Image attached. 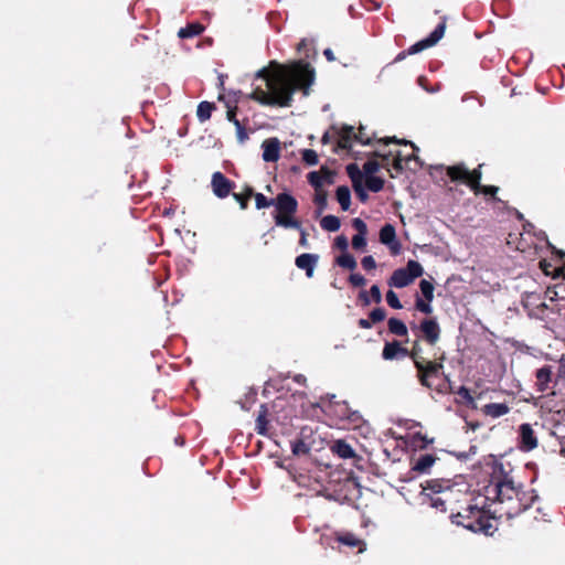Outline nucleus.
Returning a JSON list of instances; mask_svg holds the SVG:
<instances>
[{
    "mask_svg": "<svg viewBox=\"0 0 565 565\" xmlns=\"http://www.w3.org/2000/svg\"><path fill=\"white\" fill-rule=\"evenodd\" d=\"M256 78L265 82V88L256 86L248 95L249 99L264 106L290 107L297 90H301L305 96L309 95L315 81V70L301 60L291 64L271 61L268 67L257 72Z\"/></svg>",
    "mask_w": 565,
    "mask_h": 565,
    "instance_id": "obj_1",
    "label": "nucleus"
},
{
    "mask_svg": "<svg viewBox=\"0 0 565 565\" xmlns=\"http://www.w3.org/2000/svg\"><path fill=\"white\" fill-rule=\"evenodd\" d=\"M484 502L492 518L512 519L530 509L539 499L534 489L525 490L514 481L503 463H494L489 483L483 488Z\"/></svg>",
    "mask_w": 565,
    "mask_h": 565,
    "instance_id": "obj_2",
    "label": "nucleus"
},
{
    "mask_svg": "<svg viewBox=\"0 0 565 565\" xmlns=\"http://www.w3.org/2000/svg\"><path fill=\"white\" fill-rule=\"evenodd\" d=\"M255 199L257 210L274 206L273 220L276 226L282 228H299L300 221L297 218L298 201L288 192H280L274 199H269L263 193L254 192L252 196Z\"/></svg>",
    "mask_w": 565,
    "mask_h": 565,
    "instance_id": "obj_3",
    "label": "nucleus"
},
{
    "mask_svg": "<svg viewBox=\"0 0 565 565\" xmlns=\"http://www.w3.org/2000/svg\"><path fill=\"white\" fill-rule=\"evenodd\" d=\"M486 502L482 503V507H479L478 503L469 504L463 512L451 514V522L457 525H462L465 529L475 533L482 532L484 534H492V524L486 515Z\"/></svg>",
    "mask_w": 565,
    "mask_h": 565,
    "instance_id": "obj_4",
    "label": "nucleus"
},
{
    "mask_svg": "<svg viewBox=\"0 0 565 565\" xmlns=\"http://www.w3.org/2000/svg\"><path fill=\"white\" fill-rule=\"evenodd\" d=\"M411 358L414 361V364L418 371V377L422 385L428 388H436L438 392H443L444 390L439 386L436 381L440 379L443 373V364L436 363L431 361H426L424 358L419 355V350L415 347L411 353Z\"/></svg>",
    "mask_w": 565,
    "mask_h": 565,
    "instance_id": "obj_5",
    "label": "nucleus"
},
{
    "mask_svg": "<svg viewBox=\"0 0 565 565\" xmlns=\"http://www.w3.org/2000/svg\"><path fill=\"white\" fill-rule=\"evenodd\" d=\"M323 412L334 420L335 425L343 428L349 425L358 426L361 420V415L352 411L347 402H330Z\"/></svg>",
    "mask_w": 565,
    "mask_h": 565,
    "instance_id": "obj_6",
    "label": "nucleus"
},
{
    "mask_svg": "<svg viewBox=\"0 0 565 565\" xmlns=\"http://www.w3.org/2000/svg\"><path fill=\"white\" fill-rule=\"evenodd\" d=\"M447 174L452 181H461L467 183L475 193H479L481 189V171L480 167L469 171L465 164H456L447 168Z\"/></svg>",
    "mask_w": 565,
    "mask_h": 565,
    "instance_id": "obj_7",
    "label": "nucleus"
},
{
    "mask_svg": "<svg viewBox=\"0 0 565 565\" xmlns=\"http://www.w3.org/2000/svg\"><path fill=\"white\" fill-rule=\"evenodd\" d=\"M405 146H409L411 150L403 153L402 151L393 152L391 150V167L396 170V172L401 173L404 170L416 171L419 167L418 158L415 156V150L417 149L414 143L408 141H403Z\"/></svg>",
    "mask_w": 565,
    "mask_h": 565,
    "instance_id": "obj_8",
    "label": "nucleus"
},
{
    "mask_svg": "<svg viewBox=\"0 0 565 565\" xmlns=\"http://www.w3.org/2000/svg\"><path fill=\"white\" fill-rule=\"evenodd\" d=\"M423 267L418 262L409 260L404 268L394 270L391 275V286L402 288L408 286L415 278L422 276Z\"/></svg>",
    "mask_w": 565,
    "mask_h": 565,
    "instance_id": "obj_9",
    "label": "nucleus"
},
{
    "mask_svg": "<svg viewBox=\"0 0 565 565\" xmlns=\"http://www.w3.org/2000/svg\"><path fill=\"white\" fill-rule=\"evenodd\" d=\"M438 461L439 457L436 454L420 452L414 456L411 460L409 478L407 480H412L416 475H429Z\"/></svg>",
    "mask_w": 565,
    "mask_h": 565,
    "instance_id": "obj_10",
    "label": "nucleus"
},
{
    "mask_svg": "<svg viewBox=\"0 0 565 565\" xmlns=\"http://www.w3.org/2000/svg\"><path fill=\"white\" fill-rule=\"evenodd\" d=\"M339 136L338 146L342 149H350L353 140L362 143L370 145L371 138L365 134L364 127H360L358 132H354V128L352 126H343L339 131H337Z\"/></svg>",
    "mask_w": 565,
    "mask_h": 565,
    "instance_id": "obj_11",
    "label": "nucleus"
},
{
    "mask_svg": "<svg viewBox=\"0 0 565 565\" xmlns=\"http://www.w3.org/2000/svg\"><path fill=\"white\" fill-rule=\"evenodd\" d=\"M211 186L215 196L225 199L235 189L236 184L222 172L216 171L212 174Z\"/></svg>",
    "mask_w": 565,
    "mask_h": 565,
    "instance_id": "obj_12",
    "label": "nucleus"
},
{
    "mask_svg": "<svg viewBox=\"0 0 565 565\" xmlns=\"http://www.w3.org/2000/svg\"><path fill=\"white\" fill-rule=\"evenodd\" d=\"M445 19L435 28V30L424 40L415 43L408 49L409 54H416L425 49L434 46L445 34Z\"/></svg>",
    "mask_w": 565,
    "mask_h": 565,
    "instance_id": "obj_13",
    "label": "nucleus"
},
{
    "mask_svg": "<svg viewBox=\"0 0 565 565\" xmlns=\"http://www.w3.org/2000/svg\"><path fill=\"white\" fill-rule=\"evenodd\" d=\"M519 448L522 451H531L537 447V437L532 428V426L527 423L521 424L519 426Z\"/></svg>",
    "mask_w": 565,
    "mask_h": 565,
    "instance_id": "obj_14",
    "label": "nucleus"
},
{
    "mask_svg": "<svg viewBox=\"0 0 565 565\" xmlns=\"http://www.w3.org/2000/svg\"><path fill=\"white\" fill-rule=\"evenodd\" d=\"M454 487V482L450 479L446 478H436L431 480H427L420 484V492H429L431 495L444 493L446 491L451 490Z\"/></svg>",
    "mask_w": 565,
    "mask_h": 565,
    "instance_id": "obj_15",
    "label": "nucleus"
},
{
    "mask_svg": "<svg viewBox=\"0 0 565 565\" xmlns=\"http://www.w3.org/2000/svg\"><path fill=\"white\" fill-rule=\"evenodd\" d=\"M419 330L423 338L429 343L435 344L439 340L440 328L436 319H424L420 322Z\"/></svg>",
    "mask_w": 565,
    "mask_h": 565,
    "instance_id": "obj_16",
    "label": "nucleus"
},
{
    "mask_svg": "<svg viewBox=\"0 0 565 565\" xmlns=\"http://www.w3.org/2000/svg\"><path fill=\"white\" fill-rule=\"evenodd\" d=\"M334 540L341 545H344L349 548H356L358 552H363L365 550V543L363 540L358 537L352 532H337L334 534Z\"/></svg>",
    "mask_w": 565,
    "mask_h": 565,
    "instance_id": "obj_17",
    "label": "nucleus"
},
{
    "mask_svg": "<svg viewBox=\"0 0 565 565\" xmlns=\"http://www.w3.org/2000/svg\"><path fill=\"white\" fill-rule=\"evenodd\" d=\"M347 173L350 177L352 181V185L359 198L364 201L367 195L363 189L362 181H363V174L355 163H350L347 166Z\"/></svg>",
    "mask_w": 565,
    "mask_h": 565,
    "instance_id": "obj_18",
    "label": "nucleus"
},
{
    "mask_svg": "<svg viewBox=\"0 0 565 565\" xmlns=\"http://www.w3.org/2000/svg\"><path fill=\"white\" fill-rule=\"evenodd\" d=\"M319 255L303 253L296 257L295 265L306 271V276L311 278L313 276L315 268L318 264Z\"/></svg>",
    "mask_w": 565,
    "mask_h": 565,
    "instance_id": "obj_19",
    "label": "nucleus"
},
{
    "mask_svg": "<svg viewBox=\"0 0 565 565\" xmlns=\"http://www.w3.org/2000/svg\"><path fill=\"white\" fill-rule=\"evenodd\" d=\"M307 179L315 190H322L323 180L328 183L333 182V173L328 167H322L320 171L309 172Z\"/></svg>",
    "mask_w": 565,
    "mask_h": 565,
    "instance_id": "obj_20",
    "label": "nucleus"
},
{
    "mask_svg": "<svg viewBox=\"0 0 565 565\" xmlns=\"http://www.w3.org/2000/svg\"><path fill=\"white\" fill-rule=\"evenodd\" d=\"M263 160L276 162L280 157V142L277 138H269L263 141Z\"/></svg>",
    "mask_w": 565,
    "mask_h": 565,
    "instance_id": "obj_21",
    "label": "nucleus"
},
{
    "mask_svg": "<svg viewBox=\"0 0 565 565\" xmlns=\"http://www.w3.org/2000/svg\"><path fill=\"white\" fill-rule=\"evenodd\" d=\"M353 227L358 231V234H355L352 237V247L356 250L363 249L366 246V238L365 235L367 233L366 224L363 220L356 217L352 221Z\"/></svg>",
    "mask_w": 565,
    "mask_h": 565,
    "instance_id": "obj_22",
    "label": "nucleus"
},
{
    "mask_svg": "<svg viewBox=\"0 0 565 565\" xmlns=\"http://www.w3.org/2000/svg\"><path fill=\"white\" fill-rule=\"evenodd\" d=\"M535 377L537 392L545 393L551 388L550 384L552 382V366L544 365L543 367L539 369L535 373Z\"/></svg>",
    "mask_w": 565,
    "mask_h": 565,
    "instance_id": "obj_23",
    "label": "nucleus"
},
{
    "mask_svg": "<svg viewBox=\"0 0 565 565\" xmlns=\"http://www.w3.org/2000/svg\"><path fill=\"white\" fill-rule=\"evenodd\" d=\"M268 408L266 404H262L256 418L255 430L258 435L268 436L269 420L267 419Z\"/></svg>",
    "mask_w": 565,
    "mask_h": 565,
    "instance_id": "obj_24",
    "label": "nucleus"
},
{
    "mask_svg": "<svg viewBox=\"0 0 565 565\" xmlns=\"http://www.w3.org/2000/svg\"><path fill=\"white\" fill-rule=\"evenodd\" d=\"M331 450L333 451V454L338 455L340 458L343 459L356 457L352 446L342 439L335 440L331 447Z\"/></svg>",
    "mask_w": 565,
    "mask_h": 565,
    "instance_id": "obj_25",
    "label": "nucleus"
},
{
    "mask_svg": "<svg viewBox=\"0 0 565 565\" xmlns=\"http://www.w3.org/2000/svg\"><path fill=\"white\" fill-rule=\"evenodd\" d=\"M419 500H420V504H423V505H428V507L436 509L440 512L446 511L445 500H443L439 497L431 495V493H429V492H420Z\"/></svg>",
    "mask_w": 565,
    "mask_h": 565,
    "instance_id": "obj_26",
    "label": "nucleus"
},
{
    "mask_svg": "<svg viewBox=\"0 0 565 565\" xmlns=\"http://www.w3.org/2000/svg\"><path fill=\"white\" fill-rule=\"evenodd\" d=\"M359 300L363 306H369L372 301L379 303L381 301L380 288L373 285L369 292L365 290L360 291Z\"/></svg>",
    "mask_w": 565,
    "mask_h": 565,
    "instance_id": "obj_27",
    "label": "nucleus"
},
{
    "mask_svg": "<svg viewBox=\"0 0 565 565\" xmlns=\"http://www.w3.org/2000/svg\"><path fill=\"white\" fill-rule=\"evenodd\" d=\"M203 31L204 26L201 23H189L179 30L178 36L180 39H190L200 35Z\"/></svg>",
    "mask_w": 565,
    "mask_h": 565,
    "instance_id": "obj_28",
    "label": "nucleus"
},
{
    "mask_svg": "<svg viewBox=\"0 0 565 565\" xmlns=\"http://www.w3.org/2000/svg\"><path fill=\"white\" fill-rule=\"evenodd\" d=\"M509 411V406L504 403H490L487 404L483 408L484 414L493 418L501 417L508 414Z\"/></svg>",
    "mask_w": 565,
    "mask_h": 565,
    "instance_id": "obj_29",
    "label": "nucleus"
},
{
    "mask_svg": "<svg viewBox=\"0 0 565 565\" xmlns=\"http://www.w3.org/2000/svg\"><path fill=\"white\" fill-rule=\"evenodd\" d=\"M335 198L343 211H348L351 205V192L347 185L338 186Z\"/></svg>",
    "mask_w": 565,
    "mask_h": 565,
    "instance_id": "obj_30",
    "label": "nucleus"
},
{
    "mask_svg": "<svg viewBox=\"0 0 565 565\" xmlns=\"http://www.w3.org/2000/svg\"><path fill=\"white\" fill-rule=\"evenodd\" d=\"M215 109H216V106L214 103L206 102V100L201 102L198 105V109H196L198 119L201 122H205L206 120H209L211 118L212 111Z\"/></svg>",
    "mask_w": 565,
    "mask_h": 565,
    "instance_id": "obj_31",
    "label": "nucleus"
},
{
    "mask_svg": "<svg viewBox=\"0 0 565 565\" xmlns=\"http://www.w3.org/2000/svg\"><path fill=\"white\" fill-rule=\"evenodd\" d=\"M254 195V189L252 186H245L243 192L233 193V198L239 204L242 210H246L248 207V201Z\"/></svg>",
    "mask_w": 565,
    "mask_h": 565,
    "instance_id": "obj_32",
    "label": "nucleus"
},
{
    "mask_svg": "<svg viewBox=\"0 0 565 565\" xmlns=\"http://www.w3.org/2000/svg\"><path fill=\"white\" fill-rule=\"evenodd\" d=\"M320 226L324 231L337 232L341 226V222L340 218L335 215H326L321 218Z\"/></svg>",
    "mask_w": 565,
    "mask_h": 565,
    "instance_id": "obj_33",
    "label": "nucleus"
},
{
    "mask_svg": "<svg viewBox=\"0 0 565 565\" xmlns=\"http://www.w3.org/2000/svg\"><path fill=\"white\" fill-rule=\"evenodd\" d=\"M290 446L291 452L295 456H305L310 452V446L302 438H297L290 441Z\"/></svg>",
    "mask_w": 565,
    "mask_h": 565,
    "instance_id": "obj_34",
    "label": "nucleus"
},
{
    "mask_svg": "<svg viewBox=\"0 0 565 565\" xmlns=\"http://www.w3.org/2000/svg\"><path fill=\"white\" fill-rule=\"evenodd\" d=\"M335 262L340 267L347 268L349 270H354L356 268V260L349 253L341 254L337 257Z\"/></svg>",
    "mask_w": 565,
    "mask_h": 565,
    "instance_id": "obj_35",
    "label": "nucleus"
},
{
    "mask_svg": "<svg viewBox=\"0 0 565 565\" xmlns=\"http://www.w3.org/2000/svg\"><path fill=\"white\" fill-rule=\"evenodd\" d=\"M419 289L423 295V297L428 300V302H431L434 299V285L431 281L427 279H422L419 282Z\"/></svg>",
    "mask_w": 565,
    "mask_h": 565,
    "instance_id": "obj_36",
    "label": "nucleus"
},
{
    "mask_svg": "<svg viewBox=\"0 0 565 565\" xmlns=\"http://www.w3.org/2000/svg\"><path fill=\"white\" fill-rule=\"evenodd\" d=\"M365 185L370 191L379 192L384 186V180L379 177L367 175L365 179Z\"/></svg>",
    "mask_w": 565,
    "mask_h": 565,
    "instance_id": "obj_37",
    "label": "nucleus"
},
{
    "mask_svg": "<svg viewBox=\"0 0 565 565\" xmlns=\"http://www.w3.org/2000/svg\"><path fill=\"white\" fill-rule=\"evenodd\" d=\"M301 159L308 166H316L319 161L317 152L312 149L302 150Z\"/></svg>",
    "mask_w": 565,
    "mask_h": 565,
    "instance_id": "obj_38",
    "label": "nucleus"
},
{
    "mask_svg": "<svg viewBox=\"0 0 565 565\" xmlns=\"http://www.w3.org/2000/svg\"><path fill=\"white\" fill-rule=\"evenodd\" d=\"M391 333L402 337L407 333V328L401 320L391 318Z\"/></svg>",
    "mask_w": 565,
    "mask_h": 565,
    "instance_id": "obj_39",
    "label": "nucleus"
},
{
    "mask_svg": "<svg viewBox=\"0 0 565 565\" xmlns=\"http://www.w3.org/2000/svg\"><path fill=\"white\" fill-rule=\"evenodd\" d=\"M327 192L324 190H316L313 202L318 206L319 212L327 207Z\"/></svg>",
    "mask_w": 565,
    "mask_h": 565,
    "instance_id": "obj_40",
    "label": "nucleus"
},
{
    "mask_svg": "<svg viewBox=\"0 0 565 565\" xmlns=\"http://www.w3.org/2000/svg\"><path fill=\"white\" fill-rule=\"evenodd\" d=\"M407 350L402 348L397 341L391 342V360L399 356H406Z\"/></svg>",
    "mask_w": 565,
    "mask_h": 565,
    "instance_id": "obj_41",
    "label": "nucleus"
},
{
    "mask_svg": "<svg viewBox=\"0 0 565 565\" xmlns=\"http://www.w3.org/2000/svg\"><path fill=\"white\" fill-rule=\"evenodd\" d=\"M456 394H457L458 396H460V397L465 401V403H466L468 406L473 405L475 399H473V397L471 396L470 391H469L466 386H460V387L456 391Z\"/></svg>",
    "mask_w": 565,
    "mask_h": 565,
    "instance_id": "obj_42",
    "label": "nucleus"
},
{
    "mask_svg": "<svg viewBox=\"0 0 565 565\" xmlns=\"http://www.w3.org/2000/svg\"><path fill=\"white\" fill-rule=\"evenodd\" d=\"M416 309L426 315H429L433 311V307L430 306V302H428V300H426L425 298L423 299L419 297H417V299H416Z\"/></svg>",
    "mask_w": 565,
    "mask_h": 565,
    "instance_id": "obj_43",
    "label": "nucleus"
},
{
    "mask_svg": "<svg viewBox=\"0 0 565 565\" xmlns=\"http://www.w3.org/2000/svg\"><path fill=\"white\" fill-rule=\"evenodd\" d=\"M235 128L238 142L244 143L248 139L246 128L242 125L241 121L235 122Z\"/></svg>",
    "mask_w": 565,
    "mask_h": 565,
    "instance_id": "obj_44",
    "label": "nucleus"
},
{
    "mask_svg": "<svg viewBox=\"0 0 565 565\" xmlns=\"http://www.w3.org/2000/svg\"><path fill=\"white\" fill-rule=\"evenodd\" d=\"M385 316H386V313H385L384 309L376 308L370 312L369 318L372 323H376V322L384 320Z\"/></svg>",
    "mask_w": 565,
    "mask_h": 565,
    "instance_id": "obj_45",
    "label": "nucleus"
},
{
    "mask_svg": "<svg viewBox=\"0 0 565 565\" xmlns=\"http://www.w3.org/2000/svg\"><path fill=\"white\" fill-rule=\"evenodd\" d=\"M349 281L354 287H363L366 284V279L358 273H353L349 277Z\"/></svg>",
    "mask_w": 565,
    "mask_h": 565,
    "instance_id": "obj_46",
    "label": "nucleus"
},
{
    "mask_svg": "<svg viewBox=\"0 0 565 565\" xmlns=\"http://www.w3.org/2000/svg\"><path fill=\"white\" fill-rule=\"evenodd\" d=\"M226 107H227L226 118H227L228 121H231L235 126V122L239 121L236 118L237 106H230L228 103H227Z\"/></svg>",
    "mask_w": 565,
    "mask_h": 565,
    "instance_id": "obj_47",
    "label": "nucleus"
},
{
    "mask_svg": "<svg viewBox=\"0 0 565 565\" xmlns=\"http://www.w3.org/2000/svg\"><path fill=\"white\" fill-rule=\"evenodd\" d=\"M361 265L362 267L365 269V270H371V269H374L376 267V263H375V259L373 258V256H364L361 260Z\"/></svg>",
    "mask_w": 565,
    "mask_h": 565,
    "instance_id": "obj_48",
    "label": "nucleus"
},
{
    "mask_svg": "<svg viewBox=\"0 0 565 565\" xmlns=\"http://www.w3.org/2000/svg\"><path fill=\"white\" fill-rule=\"evenodd\" d=\"M399 248H401V246L396 239L395 230L391 226V253L397 254V253H399Z\"/></svg>",
    "mask_w": 565,
    "mask_h": 565,
    "instance_id": "obj_49",
    "label": "nucleus"
},
{
    "mask_svg": "<svg viewBox=\"0 0 565 565\" xmlns=\"http://www.w3.org/2000/svg\"><path fill=\"white\" fill-rule=\"evenodd\" d=\"M334 245L337 248L344 252L348 249V245H349L348 238L344 235H340L335 238Z\"/></svg>",
    "mask_w": 565,
    "mask_h": 565,
    "instance_id": "obj_50",
    "label": "nucleus"
},
{
    "mask_svg": "<svg viewBox=\"0 0 565 565\" xmlns=\"http://www.w3.org/2000/svg\"><path fill=\"white\" fill-rule=\"evenodd\" d=\"M363 169H364L365 173H367L369 175H372L374 172L377 171L379 164L375 161H366L363 166Z\"/></svg>",
    "mask_w": 565,
    "mask_h": 565,
    "instance_id": "obj_51",
    "label": "nucleus"
},
{
    "mask_svg": "<svg viewBox=\"0 0 565 565\" xmlns=\"http://www.w3.org/2000/svg\"><path fill=\"white\" fill-rule=\"evenodd\" d=\"M380 241L384 245H388V223L384 224L380 231Z\"/></svg>",
    "mask_w": 565,
    "mask_h": 565,
    "instance_id": "obj_52",
    "label": "nucleus"
},
{
    "mask_svg": "<svg viewBox=\"0 0 565 565\" xmlns=\"http://www.w3.org/2000/svg\"><path fill=\"white\" fill-rule=\"evenodd\" d=\"M297 230L300 232L299 245L301 247H308L309 243H308V234H307L306 230L302 227L301 224H300V227Z\"/></svg>",
    "mask_w": 565,
    "mask_h": 565,
    "instance_id": "obj_53",
    "label": "nucleus"
},
{
    "mask_svg": "<svg viewBox=\"0 0 565 565\" xmlns=\"http://www.w3.org/2000/svg\"><path fill=\"white\" fill-rule=\"evenodd\" d=\"M499 188L498 186H494V185H481V189L479 190V192H483L484 194H489V195H492L494 196L498 192Z\"/></svg>",
    "mask_w": 565,
    "mask_h": 565,
    "instance_id": "obj_54",
    "label": "nucleus"
},
{
    "mask_svg": "<svg viewBox=\"0 0 565 565\" xmlns=\"http://www.w3.org/2000/svg\"><path fill=\"white\" fill-rule=\"evenodd\" d=\"M425 82H426V78H425V77L420 76V77L418 78V84H419V85H420V86H422L426 92H428V93H436L437 90H439V86L434 87V88H430V87H428V86L426 85V83H425Z\"/></svg>",
    "mask_w": 565,
    "mask_h": 565,
    "instance_id": "obj_55",
    "label": "nucleus"
},
{
    "mask_svg": "<svg viewBox=\"0 0 565 565\" xmlns=\"http://www.w3.org/2000/svg\"><path fill=\"white\" fill-rule=\"evenodd\" d=\"M391 308L394 309H401L402 305L399 302V299L395 292L391 290Z\"/></svg>",
    "mask_w": 565,
    "mask_h": 565,
    "instance_id": "obj_56",
    "label": "nucleus"
},
{
    "mask_svg": "<svg viewBox=\"0 0 565 565\" xmlns=\"http://www.w3.org/2000/svg\"><path fill=\"white\" fill-rule=\"evenodd\" d=\"M358 324L362 329H369V328H371L372 322H371L370 318H367V319H360Z\"/></svg>",
    "mask_w": 565,
    "mask_h": 565,
    "instance_id": "obj_57",
    "label": "nucleus"
},
{
    "mask_svg": "<svg viewBox=\"0 0 565 565\" xmlns=\"http://www.w3.org/2000/svg\"><path fill=\"white\" fill-rule=\"evenodd\" d=\"M323 55L326 56V58L329 61V62H333L335 61V56L333 54V51L331 49H326L323 51Z\"/></svg>",
    "mask_w": 565,
    "mask_h": 565,
    "instance_id": "obj_58",
    "label": "nucleus"
},
{
    "mask_svg": "<svg viewBox=\"0 0 565 565\" xmlns=\"http://www.w3.org/2000/svg\"><path fill=\"white\" fill-rule=\"evenodd\" d=\"M388 354H390V351H388V340H385L384 341V347H383V350H382V356L384 360H388Z\"/></svg>",
    "mask_w": 565,
    "mask_h": 565,
    "instance_id": "obj_59",
    "label": "nucleus"
},
{
    "mask_svg": "<svg viewBox=\"0 0 565 565\" xmlns=\"http://www.w3.org/2000/svg\"><path fill=\"white\" fill-rule=\"evenodd\" d=\"M417 437H418L420 440H423V441H424V445H422V446H420L422 448H426L429 444H433V443H434V439H433V438L428 439L427 437L422 436V435H419V434L417 435Z\"/></svg>",
    "mask_w": 565,
    "mask_h": 565,
    "instance_id": "obj_60",
    "label": "nucleus"
},
{
    "mask_svg": "<svg viewBox=\"0 0 565 565\" xmlns=\"http://www.w3.org/2000/svg\"><path fill=\"white\" fill-rule=\"evenodd\" d=\"M294 381L300 385H305L306 384V376L302 375V374H297L295 377H294Z\"/></svg>",
    "mask_w": 565,
    "mask_h": 565,
    "instance_id": "obj_61",
    "label": "nucleus"
},
{
    "mask_svg": "<svg viewBox=\"0 0 565 565\" xmlns=\"http://www.w3.org/2000/svg\"><path fill=\"white\" fill-rule=\"evenodd\" d=\"M343 487H344V488H350V487L354 488V487H355V483H354V481H353V480H351V479H347V480L344 481V483H343Z\"/></svg>",
    "mask_w": 565,
    "mask_h": 565,
    "instance_id": "obj_62",
    "label": "nucleus"
},
{
    "mask_svg": "<svg viewBox=\"0 0 565 565\" xmlns=\"http://www.w3.org/2000/svg\"><path fill=\"white\" fill-rule=\"evenodd\" d=\"M390 141H391V143H396V145L402 143V140H398L395 136H391Z\"/></svg>",
    "mask_w": 565,
    "mask_h": 565,
    "instance_id": "obj_63",
    "label": "nucleus"
},
{
    "mask_svg": "<svg viewBox=\"0 0 565 565\" xmlns=\"http://www.w3.org/2000/svg\"><path fill=\"white\" fill-rule=\"evenodd\" d=\"M322 143H328L329 142V134L326 132L323 136H322V139H321Z\"/></svg>",
    "mask_w": 565,
    "mask_h": 565,
    "instance_id": "obj_64",
    "label": "nucleus"
}]
</instances>
